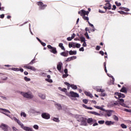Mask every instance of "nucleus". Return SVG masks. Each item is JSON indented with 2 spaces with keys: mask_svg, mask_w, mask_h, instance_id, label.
<instances>
[{
  "mask_svg": "<svg viewBox=\"0 0 131 131\" xmlns=\"http://www.w3.org/2000/svg\"><path fill=\"white\" fill-rule=\"evenodd\" d=\"M94 115H96L97 116H101V114H99V113H97L96 112L94 113Z\"/></svg>",
  "mask_w": 131,
  "mask_h": 131,
  "instance_id": "13d9d810",
  "label": "nucleus"
},
{
  "mask_svg": "<svg viewBox=\"0 0 131 131\" xmlns=\"http://www.w3.org/2000/svg\"><path fill=\"white\" fill-rule=\"evenodd\" d=\"M58 47L61 49L63 51H65V48H64V46H63L62 43H59Z\"/></svg>",
  "mask_w": 131,
  "mask_h": 131,
  "instance_id": "5701e85b",
  "label": "nucleus"
},
{
  "mask_svg": "<svg viewBox=\"0 0 131 131\" xmlns=\"http://www.w3.org/2000/svg\"><path fill=\"white\" fill-rule=\"evenodd\" d=\"M35 60V59H33L28 65H32V64H34V61Z\"/></svg>",
  "mask_w": 131,
  "mask_h": 131,
  "instance_id": "a18cd8bd",
  "label": "nucleus"
},
{
  "mask_svg": "<svg viewBox=\"0 0 131 131\" xmlns=\"http://www.w3.org/2000/svg\"><path fill=\"white\" fill-rule=\"evenodd\" d=\"M12 70H13V71H19V69L18 68H12Z\"/></svg>",
  "mask_w": 131,
  "mask_h": 131,
  "instance_id": "49530a36",
  "label": "nucleus"
},
{
  "mask_svg": "<svg viewBox=\"0 0 131 131\" xmlns=\"http://www.w3.org/2000/svg\"><path fill=\"white\" fill-rule=\"evenodd\" d=\"M21 116H24V117H26V114L24 112H21L20 114Z\"/></svg>",
  "mask_w": 131,
  "mask_h": 131,
  "instance_id": "8fccbe9b",
  "label": "nucleus"
},
{
  "mask_svg": "<svg viewBox=\"0 0 131 131\" xmlns=\"http://www.w3.org/2000/svg\"><path fill=\"white\" fill-rule=\"evenodd\" d=\"M24 80H25V81H30V80H31L30 78H28L27 77H25Z\"/></svg>",
  "mask_w": 131,
  "mask_h": 131,
  "instance_id": "58836bf2",
  "label": "nucleus"
},
{
  "mask_svg": "<svg viewBox=\"0 0 131 131\" xmlns=\"http://www.w3.org/2000/svg\"><path fill=\"white\" fill-rule=\"evenodd\" d=\"M111 112H112V111H108L106 115H107V116H108V117H110V116H111V115H112V114L111 113Z\"/></svg>",
  "mask_w": 131,
  "mask_h": 131,
  "instance_id": "473e14b6",
  "label": "nucleus"
},
{
  "mask_svg": "<svg viewBox=\"0 0 131 131\" xmlns=\"http://www.w3.org/2000/svg\"><path fill=\"white\" fill-rule=\"evenodd\" d=\"M87 122L88 123H89V124H92V123L93 122V118H89L87 120Z\"/></svg>",
  "mask_w": 131,
  "mask_h": 131,
  "instance_id": "cd10ccee",
  "label": "nucleus"
},
{
  "mask_svg": "<svg viewBox=\"0 0 131 131\" xmlns=\"http://www.w3.org/2000/svg\"><path fill=\"white\" fill-rule=\"evenodd\" d=\"M59 90H60V91H61V92H63L64 93H67V89L66 88H61V87H59Z\"/></svg>",
  "mask_w": 131,
  "mask_h": 131,
  "instance_id": "bb28decb",
  "label": "nucleus"
},
{
  "mask_svg": "<svg viewBox=\"0 0 131 131\" xmlns=\"http://www.w3.org/2000/svg\"><path fill=\"white\" fill-rule=\"evenodd\" d=\"M113 118L114 120H116V121H118V120H119V119L118 118V117L115 115L114 116Z\"/></svg>",
  "mask_w": 131,
  "mask_h": 131,
  "instance_id": "e433bc0d",
  "label": "nucleus"
},
{
  "mask_svg": "<svg viewBox=\"0 0 131 131\" xmlns=\"http://www.w3.org/2000/svg\"><path fill=\"white\" fill-rule=\"evenodd\" d=\"M70 61H72L71 57H68L67 59L66 60V62H70Z\"/></svg>",
  "mask_w": 131,
  "mask_h": 131,
  "instance_id": "603ef678",
  "label": "nucleus"
},
{
  "mask_svg": "<svg viewBox=\"0 0 131 131\" xmlns=\"http://www.w3.org/2000/svg\"><path fill=\"white\" fill-rule=\"evenodd\" d=\"M76 48H77V49H79V48H80V44L76 43Z\"/></svg>",
  "mask_w": 131,
  "mask_h": 131,
  "instance_id": "3c124183",
  "label": "nucleus"
},
{
  "mask_svg": "<svg viewBox=\"0 0 131 131\" xmlns=\"http://www.w3.org/2000/svg\"><path fill=\"white\" fill-rule=\"evenodd\" d=\"M13 120H14V121H15V122H17V123H18V124L21 127V128L24 129V130L34 131V130H33V129L32 128L24 126V125L23 124V123H22V122H21V121H20V120H18V119H17L16 117H13Z\"/></svg>",
  "mask_w": 131,
  "mask_h": 131,
  "instance_id": "f257e3e1",
  "label": "nucleus"
},
{
  "mask_svg": "<svg viewBox=\"0 0 131 131\" xmlns=\"http://www.w3.org/2000/svg\"><path fill=\"white\" fill-rule=\"evenodd\" d=\"M75 37V34L73 33L71 37H69L67 38V40H68V41H70L72 40V39H73V38H74Z\"/></svg>",
  "mask_w": 131,
  "mask_h": 131,
  "instance_id": "a211bd4d",
  "label": "nucleus"
},
{
  "mask_svg": "<svg viewBox=\"0 0 131 131\" xmlns=\"http://www.w3.org/2000/svg\"><path fill=\"white\" fill-rule=\"evenodd\" d=\"M82 18L84 20H85V21H86V22H89V17L88 16H86L85 15H84L82 16Z\"/></svg>",
  "mask_w": 131,
  "mask_h": 131,
  "instance_id": "c85d7f7f",
  "label": "nucleus"
},
{
  "mask_svg": "<svg viewBox=\"0 0 131 131\" xmlns=\"http://www.w3.org/2000/svg\"><path fill=\"white\" fill-rule=\"evenodd\" d=\"M0 110H1V111H3L2 113L3 114H5V115H6V116H10V115L8 114V113H11V112H10V111L5 108H0Z\"/></svg>",
  "mask_w": 131,
  "mask_h": 131,
  "instance_id": "1a4fd4ad",
  "label": "nucleus"
},
{
  "mask_svg": "<svg viewBox=\"0 0 131 131\" xmlns=\"http://www.w3.org/2000/svg\"><path fill=\"white\" fill-rule=\"evenodd\" d=\"M24 68H25V69H30L32 71H36V69H35L34 67L30 66H29V64H27L26 66H24Z\"/></svg>",
  "mask_w": 131,
  "mask_h": 131,
  "instance_id": "423d86ee",
  "label": "nucleus"
},
{
  "mask_svg": "<svg viewBox=\"0 0 131 131\" xmlns=\"http://www.w3.org/2000/svg\"><path fill=\"white\" fill-rule=\"evenodd\" d=\"M64 84H66V85H67L68 90H69L70 88H71V84H70L69 83L67 82H64Z\"/></svg>",
  "mask_w": 131,
  "mask_h": 131,
  "instance_id": "c756f323",
  "label": "nucleus"
},
{
  "mask_svg": "<svg viewBox=\"0 0 131 131\" xmlns=\"http://www.w3.org/2000/svg\"><path fill=\"white\" fill-rule=\"evenodd\" d=\"M68 76H69V74H66L62 75V78H66Z\"/></svg>",
  "mask_w": 131,
  "mask_h": 131,
  "instance_id": "79ce46f5",
  "label": "nucleus"
},
{
  "mask_svg": "<svg viewBox=\"0 0 131 131\" xmlns=\"http://www.w3.org/2000/svg\"><path fill=\"white\" fill-rule=\"evenodd\" d=\"M64 72L65 74H68V69H65L64 70Z\"/></svg>",
  "mask_w": 131,
  "mask_h": 131,
  "instance_id": "052dcab7",
  "label": "nucleus"
},
{
  "mask_svg": "<svg viewBox=\"0 0 131 131\" xmlns=\"http://www.w3.org/2000/svg\"><path fill=\"white\" fill-rule=\"evenodd\" d=\"M78 13L79 15H80L82 17H83V16H85L86 15L87 16H89V14H90V12L86 11L84 10H82L80 11H78Z\"/></svg>",
  "mask_w": 131,
  "mask_h": 131,
  "instance_id": "20e7f679",
  "label": "nucleus"
},
{
  "mask_svg": "<svg viewBox=\"0 0 131 131\" xmlns=\"http://www.w3.org/2000/svg\"><path fill=\"white\" fill-rule=\"evenodd\" d=\"M12 129H13V131H17V130H18L17 128H16V127H14V126L12 127Z\"/></svg>",
  "mask_w": 131,
  "mask_h": 131,
  "instance_id": "69168bd1",
  "label": "nucleus"
},
{
  "mask_svg": "<svg viewBox=\"0 0 131 131\" xmlns=\"http://www.w3.org/2000/svg\"><path fill=\"white\" fill-rule=\"evenodd\" d=\"M81 122L82 125H84L85 126H86V125H88V123H86V118H85L82 117L81 118Z\"/></svg>",
  "mask_w": 131,
  "mask_h": 131,
  "instance_id": "f8f14e48",
  "label": "nucleus"
},
{
  "mask_svg": "<svg viewBox=\"0 0 131 131\" xmlns=\"http://www.w3.org/2000/svg\"><path fill=\"white\" fill-rule=\"evenodd\" d=\"M100 96V97H105L106 96V93H101Z\"/></svg>",
  "mask_w": 131,
  "mask_h": 131,
  "instance_id": "680f3d73",
  "label": "nucleus"
},
{
  "mask_svg": "<svg viewBox=\"0 0 131 131\" xmlns=\"http://www.w3.org/2000/svg\"><path fill=\"white\" fill-rule=\"evenodd\" d=\"M21 95L24 97V98H26L27 99H33L34 96L32 94V93L30 92H20Z\"/></svg>",
  "mask_w": 131,
  "mask_h": 131,
  "instance_id": "f03ea898",
  "label": "nucleus"
},
{
  "mask_svg": "<svg viewBox=\"0 0 131 131\" xmlns=\"http://www.w3.org/2000/svg\"><path fill=\"white\" fill-rule=\"evenodd\" d=\"M99 54L101 55V56H104V52H103L102 51H100L99 52Z\"/></svg>",
  "mask_w": 131,
  "mask_h": 131,
  "instance_id": "774afa93",
  "label": "nucleus"
},
{
  "mask_svg": "<svg viewBox=\"0 0 131 131\" xmlns=\"http://www.w3.org/2000/svg\"><path fill=\"white\" fill-rule=\"evenodd\" d=\"M0 110H1V111H3L2 113L3 114H5V115H6V116H10V115L8 114V113H11V112H10V111L5 108H0Z\"/></svg>",
  "mask_w": 131,
  "mask_h": 131,
  "instance_id": "9d476101",
  "label": "nucleus"
},
{
  "mask_svg": "<svg viewBox=\"0 0 131 131\" xmlns=\"http://www.w3.org/2000/svg\"><path fill=\"white\" fill-rule=\"evenodd\" d=\"M118 12V13H120V14H122L123 15H125V14H127V13H126V12H125L124 11H119Z\"/></svg>",
  "mask_w": 131,
  "mask_h": 131,
  "instance_id": "ea45409f",
  "label": "nucleus"
},
{
  "mask_svg": "<svg viewBox=\"0 0 131 131\" xmlns=\"http://www.w3.org/2000/svg\"><path fill=\"white\" fill-rule=\"evenodd\" d=\"M71 88L73 89V90H77V86L76 85L74 84H71Z\"/></svg>",
  "mask_w": 131,
  "mask_h": 131,
  "instance_id": "2f4dec72",
  "label": "nucleus"
},
{
  "mask_svg": "<svg viewBox=\"0 0 131 131\" xmlns=\"http://www.w3.org/2000/svg\"><path fill=\"white\" fill-rule=\"evenodd\" d=\"M98 123H99V124H104V123H105V121L104 120L99 121Z\"/></svg>",
  "mask_w": 131,
  "mask_h": 131,
  "instance_id": "a19ab883",
  "label": "nucleus"
},
{
  "mask_svg": "<svg viewBox=\"0 0 131 131\" xmlns=\"http://www.w3.org/2000/svg\"><path fill=\"white\" fill-rule=\"evenodd\" d=\"M76 58H77V57L75 56H73L71 57V59L72 61L73 60H75V59H76Z\"/></svg>",
  "mask_w": 131,
  "mask_h": 131,
  "instance_id": "864d4df0",
  "label": "nucleus"
},
{
  "mask_svg": "<svg viewBox=\"0 0 131 131\" xmlns=\"http://www.w3.org/2000/svg\"><path fill=\"white\" fill-rule=\"evenodd\" d=\"M47 78L48 79H45L46 81H48V82H50V83L53 82V80L50 79L51 78V75H47Z\"/></svg>",
  "mask_w": 131,
  "mask_h": 131,
  "instance_id": "f3484780",
  "label": "nucleus"
},
{
  "mask_svg": "<svg viewBox=\"0 0 131 131\" xmlns=\"http://www.w3.org/2000/svg\"><path fill=\"white\" fill-rule=\"evenodd\" d=\"M62 66H63V63H62V62H59L58 64H57V70H58V71H61Z\"/></svg>",
  "mask_w": 131,
  "mask_h": 131,
  "instance_id": "dca6fc26",
  "label": "nucleus"
},
{
  "mask_svg": "<svg viewBox=\"0 0 131 131\" xmlns=\"http://www.w3.org/2000/svg\"><path fill=\"white\" fill-rule=\"evenodd\" d=\"M121 126L122 128H127V126L123 123L121 124Z\"/></svg>",
  "mask_w": 131,
  "mask_h": 131,
  "instance_id": "4c0bfd02",
  "label": "nucleus"
},
{
  "mask_svg": "<svg viewBox=\"0 0 131 131\" xmlns=\"http://www.w3.org/2000/svg\"><path fill=\"white\" fill-rule=\"evenodd\" d=\"M73 45H72V42L69 43V48H73Z\"/></svg>",
  "mask_w": 131,
  "mask_h": 131,
  "instance_id": "338daca9",
  "label": "nucleus"
},
{
  "mask_svg": "<svg viewBox=\"0 0 131 131\" xmlns=\"http://www.w3.org/2000/svg\"><path fill=\"white\" fill-rule=\"evenodd\" d=\"M106 125L110 126L114 124L115 122H113L112 121H106L105 122Z\"/></svg>",
  "mask_w": 131,
  "mask_h": 131,
  "instance_id": "2eb2a0df",
  "label": "nucleus"
},
{
  "mask_svg": "<svg viewBox=\"0 0 131 131\" xmlns=\"http://www.w3.org/2000/svg\"><path fill=\"white\" fill-rule=\"evenodd\" d=\"M60 55L63 57H68V51H67V53L66 52H61Z\"/></svg>",
  "mask_w": 131,
  "mask_h": 131,
  "instance_id": "6ab92c4d",
  "label": "nucleus"
},
{
  "mask_svg": "<svg viewBox=\"0 0 131 131\" xmlns=\"http://www.w3.org/2000/svg\"><path fill=\"white\" fill-rule=\"evenodd\" d=\"M112 10H113V11H115V10H116V6L113 5Z\"/></svg>",
  "mask_w": 131,
  "mask_h": 131,
  "instance_id": "4d7b16f0",
  "label": "nucleus"
},
{
  "mask_svg": "<svg viewBox=\"0 0 131 131\" xmlns=\"http://www.w3.org/2000/svg\"><path fill=\"white\" fill-rule=\"evenodd\" d=\"M95 108H96V109H99V110H101L102 111H104V108H103L102 107V106H94Z\"/></svg>",
  "mask_w": 131,
  "mask_h": 131,
  "instance_id": "7c9ffc66",
  "label": "nucleus"
},
{
  "mask_svg": "<svg viewBox=\"0 0 131 131\" xmlns=\"http://www.w3.org/2000/svg\"><path fill=\"white\" fill-rule=\"evenodd\" d=\"M80 39L81 42H84L85 41V38H84V37H80Z\"/></svg>",
  "mask_w": 131,
  "mask_h": 131,
  "instance_id": "72a5a7b5",
  "label": "nucleus"
},
{
  "mask_svg": "<svg viewBox=\"0 0 131 131\" xmlns=\"http://www.w3.org/2000/svg\"><path fill=\"white\" fill-rule=\"evenodd\" d=\"M53 121H55V122H59V121H60L58 118H53Z\"/></svg>",
  "mask_w": 131,
  "mask_h": 131,
  "instance_id": "c9c22d12",
  "label": "nucleus"
},
{
  "mask_svg": "<svg viewBox=\"0 0 131 131\" xmlns=\"http://www.w3.org/2000/svg\"><path fill=\"white\" fill-rule=\"evenodd\" d=\"M105 6L108 8V10H111V4L110 3H107L105 4Z\"/></svg>",
  "mask_w": 131,
  "mask_h": 131,
  "instance_id": "393cba45",
  "label": "nucleus"
},
{
  "mask_svg": "<svg viewBox=\"0 0 131 131\" xmlns=\"http://www.w3.org/2000/svg\"><path fill=\"white\" fill-rule=\"evenodd\" d=\"M83 102L84 104H88V103H89V100L88 99H83Z\"/></svg>",
  "mask_w": 131,
  "mask_h": 131,
  "instance_id": "de8ad7c7",
  "label": "nucleus"
},
{
  "mask_svg": "<svg viewBox=\"0 0 131 131\" xmlns=\"http://www.w3.org/2000/svg\"><path fill=\"white\" fill-rule=\"evenodd\" d=\"M37 5L39 6V10H45L47 7V5L43 4V3L41 2H37Z\"/></svg>",
  "mask_w": 131,
  "mask_h": 131,
  "instance_id": "7ed1b4c3",
  "label": "nucleus"
},
{
  "mask_svg": "<svg viewBox=\"0 0 131 131\" xmlns=\"http://www.w3.org/2000/svg\"><path fill=\"white\" fill-rule=\"evenodd\" d=\"M101 47H100L99 46H96V50H97V51H99Z\"/></svg>",
  "mask_w": 131,
  "mask_h": 131,
  "instance_id": "bf43d9fd",
  "label": "nucleus"
},
{
  "mask_svg": "<svg viewBox=\"0 0 131 131\" xmlns=\"http://www.w3.org/2000/svg\"><path fill=\"white\" fill-rule=\"evenodd\" d=\"M117 105H118V103L116 102L111 104V106H117Z\"/></svg>",
  "mask_w": 131,
  "mask_h": 131,
  "instance_id": "09e8293b",
  "label": "nucleus"
},
{
  "mask_svg": "<svg viewBox=\"0 0 131 131\" xmlns=\"http://www.w3.org/2000/svg\"><path fill=\"white\" fill-rule=\"evenodd\" d=\"M124 111H125V112H131V110H128L127 108H124Z\"/></svg>",
  "mask_w": 131,
  "mask_h": 131,
  "instance_id": "5fc2aeb1",
  "label": "nucleus"
},
{
  "mask_svg": "<svg viewBox=\"0 0 131 131\" xmlns=\"http://www.w3.org/2000/svg\"><path fill=\"white\" fill-rule=\"evenodd\" d=\"M8 125L7 124H5L4 123H2L1 125H0V128H2V129L4 131H9L8 129Z\"/></svg>",
  "mask_w": 131,
  "mask_h": 131,
  "instance_id": "9b49d317",
  "label": "nucleus"
},
{
  "mask_svg": "<svg viewBox=\"0 0 131 131\" xmlns=\"http://www.w3.org/2000/svg\"><path fill=\"white\" fill-rule=\"evenodd\" d=\"M38 96L43 100H45V99H46V95L45 94L39 93Z\"/></svg>",
  "mask_w": 131,
  "mask_h": 131,
  "instance_id": "4be33fe9",
  "label": "nucleus"
},
{
  "mask_svg": "<svg viewBox=\"0 0 131 131\" xmlns=\"http://www.w3.org/2000/svg\"><path fill=\"white\" fill-rule=\"evenodd\" d=\"M115 95L118 96L119 98L125 97V95H124V94H123L122 93H115Z\"/></svg>",
  "mask_w": 131,
  "mask_h": 131,
  "instance_id": "4468645a",
  "label": "nucleus"
},
{
  "mask_svg": "<svg viewBox=\"0 0 131 131\" xmlns=\"http://www.w3.org/2000/svg\"><path fill=\"white\" fill-rule=\"evenodd\" d=\"M120 92L121 93H124V94H127V91L126 90V88H125V87H122L120 90Z\"/></svg>",
  "mask_w": 131,
  "mask_h": 131,
  "instance_id": "aec40b11",
  "label": "nucleus"
},
{
  "mask_svg": "<svg viewBox=\"0 0 131 131\" xmlns=\"http://www.w3.org/2000/svg\"><path fill=\"white\" fill-rule=\"evenodd\" d=\"M79 51L80 52H83L84 51V48H83V47H81L79 49Z\"/></svg>",
  "mask_w": 131,
  "mask_h": 131,
  "instance_id": "0e129e2a",
  "label": "nucleus"
},
{
  "mask_svg": "<svg viewBox=\"0 0 131 131\" xmlns=\"http://www.w3.org/2000/svg\"><path fill=\"white\" fill-rule=\"evenodd\" d=\"M115 4L116 5V6H117V7H120V6H121V3H118V2H115Z\"/></svg>",
  "mask_w": 131,
  "mask_h": 131,
  "instance_id": "c03bdc74",
  "label": "nucleus"
},
{
  "mask_svg": "<svg viewBox=\"0 0 131 131\" xmlns=\"http://www.w3.org/2000/svg\"><path fill=\"white\" fill-rule=\"evenodd\" d=\"M85 95H86V96H88V97H90V98H93V95L89 92H85Z\"/></svg>",
  "mask_w": 131,
  "mask_h": 131,
  "instance_id": "a878e982",
  "label": "nucleus"
},
{
  "mask_svg": "<svg viewBox=\"0 0 131 131\" xmlns=\"http://www.w3.org/2000/svg\"><path fill=\"white\" fill-rule=\"evenodd\" d=\"M104 71L106 73H107V69L106 68V62H104Z\"/></svg>",
  "mask_w": 131,
  "mask_h": 131,
  "instance_id": "e2e57ef3",
  "label": "nucleus"
},
{
  "mask_svg": "<svg viewBox=\"0 0 131 131\" xmlns=\"http://www.w3.org/2000/svg\"><path fill=\"white\" fill-rule=\"evenodd\" d=\"M82 106L84 108H85V109H89V110H93V107H89L86 106L85 104H82Z\"/></svg>",
  "mask_w": 131,
  "mask_h": 131,
  "instance_id": "b1692460",
  "label": "nucleus"
},
{
  "mask_svg": "<svg viewBox=\"0 0 131 131\" xmlns=\"http://www.w3.org/2000/svg\"><path fill=\"white\" fill-rule=\"evenodd\" d=\"M85 36H86V38L89 39L90 38V36H89V34L88 33V32H86L84 34Z\"/></svg>",
  "mask_w": 131,
  "mask_h": 131,
  "instance_id": "37998d69",
  "label": "nucleus"
},
{
  "mask_svg": "<svg viewBox=\"0 0 131 131\" xmlns=\"http://www.w3.org/2000/svg\"><path fill=\"white\" fill-rule=\"evenodd\" d=\"M119 101L120 102V104L121 105V106L127 108V105L124 104V100H123V99H119Z\"/></svg>",
  "mask_w": 131,
  "mask_h": 131,
  "instance_id": "ddd939ff",
  "label": "nucleus"
},
{
  "mask_svg": "<svg viewBox=\"0 0 131 131\" xmlns=\"http://www.w3.org/2000/svg\"><path fill=\"white\" fill-rule=\"evenodd\" d=\"M57 108L58 110H62V106L60 104H57Z\"/></svg>",
  "mask_w": 131,
  "mask_h": 131,
  "instance_id": "f704fd0d",
  "label": "nucleus"
},
{
  "mask_svg": "<svg viewBox=\"0 0 131 131\" xmlns=\"http://www.w3.org/2000/svg\"><path fill=\"white\" fill-rule=\"evenodd\" d=\"M69 55H76L77 54V52L76 51H72V50H70L69 52Z\"/></svg>",
  "mask_w": 131,
  "mask_h": 131,
  "instance_id": "412c9836",
  "label": "nucleus"
},
{
  "mask_svg": "<svg viewBox=\"0 0 131 131\" xmlns=\"http://www.w3.org/2000/svg\"><path fill=\"white\" fill-rule=\"evenodd\" d=\"M70 95L71 97L73 98H79V95L77 93H75L73 91L70 92Z\"/></svg>",
  "mask_w": 131,
  "mask_h": 131,
  "instance_id": "6e6552de",
  "label": "nucleus"
},
{
  "mask_svg": "<svg viewBox=\"0 0 131 131\" xmlns=\"http://www.w3.org/2000/svg\"><path fill=\"white\" fill-rule=\"evenodd\" d=\"M34 128H35V129H38V125H34L33 126Z\"/></svg>",
  "mask_w": 131,
  "mask_h": 131,
  "instance_id": "6e6d98bb",
  "label": "nucleus"
},
{
  "mask_svg": "<svg viewBox=\"0 0 131 131\" xmlns=\"http://www.w3.org/2000/svg\"><path fill=\"white\" fill-rule=\"evenodd\" d=\"M47 48H48V49H49L51 53H53V54H57V49H56V48L53 47L51 45H48Z\"/></svg>",
  "mask_w": 131,
  "mask_h": 131,
  "instance_id": "39448f33",
  "label": "nucleus"
},
{
  "mask_svg": "<svg viewBox=\"0 0 131 131\" xmlns=\"http://www.w3.org/2000/svg\"><path fill=\"white\" fill-rule=\"evenodd\" d=\"M41 117H42L44 119H50L51 118V115L47 113H43L41 115Z\"/></svg>",
  "mask_w": 131,
  "mask_h": 131,
  "instance_id": "0eeeda50",
  "label": "nucleus"
}]
</instances>
